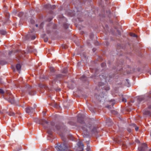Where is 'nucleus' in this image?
I'll return each mask as SVG.
<instances>
[{"label": "nucleus", "mask_w": 151, "mask_h": 151, "mask_svg": "<svg viewBox=\"0 0 151 151\" xmlns=\"http://www.w3.org/2000/svg\"><path fill=\"white\" fill-rule=\"evenodd\" d=\"M83 115L81 114H79L78 115V122L81 124H84V125L81 126L83 132L84 137H89V133H91L92 134H96L98 132V127L97 126H92L90 124L86 125V124L83 119Z\"/></svg>", "instance_id": "1"}, {"label": "nucleus", "mask_w": 151, "mask_h": 151, "mask_svg": "<svg viewBox=\"0 0 151 151\" xmlns=\"http://www.w3.org/2000/svg\"><path fill=\"white\" fill-rule=\"evenodd\" d=\"M48 126L45 127V128L49 131L48 132V133L50 135H51V131L55 129V128L58 130H60L63 129L64 127V125L63 124H57L55 126L54 122H50V124L48 125Z\"/></svg>", "instance_id": "2"}, {"label": "nucleus", "mask_w": 151, "mask_h": 151, "mask_svg": "<svg viewBox=\"0 0 151 151\" xmlns=\"http://www.w3.org/2000/svg\"><path fill=\"white\" fill-rule=\"evenodd\" d=\"M59 21L60 23L63 24L64 28L65 29H67L69 25L67 23V19L64 17L63 15L59 16Z\"/></svg>", "instance_id": "3"}, {"label": "nucleus", "mask_w": 151, "mask_h": 151, "mask_svg": "<svg viewBox=\"0 0 151 151\" xmlns=\"http://www.w3.org/2000/svg\"><path fill=\"white\" fill-rule=\"evenodd\" d=\"M36 38L35 35L32 32H29L26 36L25 38L26 40H34Z\"/></svg>", "instance_id": "4"}, {"label": "nucleus", "mask_w": 151, "mask_h": 151, "mask_svg": "<svg viewBox=\"0 0 151 151\" xmlns=\"http://www.w3.org/2000/svg\"><path fill=\"white\" fill-rule=\"evenodd\" d=\"M148 147L145 143L142 144L138 148V151H148Z\"/></svg>", "instance_id": "5"}, {"label": "nucleus", "mask_w": 151, "mask_h": 151, "mask_svg": "<svg viewBox=\"0 0 151 151\" xmlns=\"http://www.w3.org/2000/svg\"><path fill=\"white\" fill-rule=\"evenodd\" d=\"M6 18L5 21L3 22V25L6 24H9L10 21L9 19L10 17V14L9 13L6 12L5 14Z\"/></svg>", "instance_id": "6"}, {"label": "nucleus", "mask_w": 151, "mask_h": 151, "mask_svg": "<svg viewBox=\"0 0 151 151\" xmlns=\"http://www.w3.org/2000/svg\"><path fill=\"white\" fill-rule=\"evenodd\" d=\"M77 145L78 146V151H83V147H84V145L81 141H79L77 143Z\"/></svg>", "instance_id": "7"}, {"label": "nucleus", "mask_w": 151, "mask_h": 151, "mask_svg": "<svg viewBox=\"0 0 151 151\" xmlns=\"http://www.w3.org/2000/svg\"><path fill=\"white\" fill-rule=\"evenodd\" d=\"M64 76H65V75L61 74H58L54 78L52 82L53 83L55 82L57 80L62 78Z\"/></svg>", "instance_id": "8"}, {"label": "nucleus", "mask_w": 151, "mask_h": 151, "mask_svg": "<svg viewBox=\"0 0 151 151\" xmlns=\"http://www.w3.org/2000/svg\"><path fill=\"white\" fill-rule=\"evenodd\" d=\"M23 52L21 51V50H11V51L9 52L8 53V54L9 55H11V54L14 53H17L18 54H19V53L23 54Z\"/></svg>", "instance_id": "9"}, {"label": "nucleus", "mask_w": 151, "mask_h": 151, "mask_svg": "<svg viewBox=\"0 0 151 151\" xmlns=\"http://www.w3.org/2000/svg\"><path fill=\"white\" fill-rule=\"evenodd\" d=\"M148 109L150 110H146L143 113L145 115L150 116L151 115V104L148 106Z\"/></svg>", "instance_id": "10"}, {"label": "nucleus", "mask_w": 151, "mask_h": 151, "mask_svg": "<svg viewBox=\"0 0 151 151\" xmlns=\"http://www.w3.org/2000/svg\"><path fill=\"white\" fill-rule=\"evenodd\" d=\"M26 112L28 114H31L34 112L35 111V109L31 107H29L25 109Z\"/></svg>", "instance_id": "11"}, {"label": "nucleus", "mask_w": 151, "mask_h": 151, "mask_svg": "<svg viewBox=\"0 0 151 151\" xmlns=\"http://www.w3.org/2000/svg\"><path fill=\"white\" fill-rule=\"evenodd\" d=\"M9 97L8 98V101L12 104L15 103V101L12 95L9 93Z\"/></svg>", "instance_id": "12"}, {"label": "nucleus", "mask_w": 151, "mask_h": 151, "mask_svg": "<svg viewBox=\"0 0 151 151\" xmlns=\"http://www.w3.org/2000/svg\"><path fill=\"white\" fill-rule=\"evenodd\" d=\"M45 7L48 10H53L55 9V5H51L50 4H47L45 6Z\"/></svg>", "instance_id": "13"}, {"label": "nucleus", "mask_w": 151, "mask_h": 151, "mask_svg": "<svg viewBox=\"0 0 151 151\" xmlns=\"http://www.w3.org/2000/svg\"><path fill=\"white\" fill-rule=\"evenodd\" d=\"M145 97L143 96H139L137 99V102L139 104L142 101H145Z\"/></svg>", "instance_id": "14"}, {"label": "nucleus", "mask_w": 151, "mask_h": 151, "mask_svg": "<svg viewBox=\"0 0 151 151\" xmlns=\"http://www.w3.org/2000/svg\"><path fill=\"white\" fill-rule=\"evenodd\" d=\"M27 51L29 53L32 52L34 53L37 52L36 50L34 48H27Z\"/></svg>", "instance_id": "15"}, {"label": "nucleus", "mask_w": 151, "mask_h": 151, "mask_svg": "<svg viewBox=\"0 0 151 151\" xmlns=\"http://www.w3.org/2000/svg\"><path fill=\"white\" fill-rule=\"evenodd\" d=\"M39 124L44 126V123H45L47 124H48L49 122H47V120L45 119H41L39 120Z\"/></svg>", "instance_id": "16"}, {"label": "nucleus", "mask_w": 151, "mask_h": 151, "mask_svg": "<svg viewBox=\"0 0 151 151\" xmlns=\"http://www.w3.org/2000/svg\"><path fill=\"white\" fill-rule=\"evenodd\" d=\"M21 68V65L19 64H18L16 65V68L17 70L19 72Z\"/></svg>", "instance_id": "17"}, {"label": "nucleus", "mask_w": 151, "mask_h": 151, "mask_svg": "<svg viewBox=\"0 0 151 151\" xmlns=\"http://www.w3.org/2000/svg\"><path fill=\"white\" fill-rule=\"evenodd\" d=\"M0 33L2 35H4L6 33V31L4 30H0Z\"/></svg>", "instance_id": "18"}, {"label": "nucleus", "mask_w": 151, "mask_h": 151, "mask_svg": "<svg viewBox=\"0 0 151 151\" xmlns=\"http://www.w3.org/2000/svg\"><path fill=\"white\" fill-rule=\"evenodd\" d=\"M87 147L86 148V150L87 151H89L90 150V147L88 146V145L89 144V142L88 141H87Z\"/></svg>", "instance_id": "19"}, {"label": "nucleus", "mask_w": 151, "mask_h": 151, "mask_svg": "<svg viewBox=\"0 0 151 151\" xmlns=\"http://www.w3.org/2000/svg\"><path fill=\"white\" fill-rule=\"evenodd\" d=\"M129 35L130 36L135 37H138L137 35L133 33H130Z\"/></svg>", "instance_id": "20"}, {"label": "nucleus", "mask_w": 151, "mask_h": 151, "mask_svg": "<svg viewBox=\"0 0 151 151\" xmlns=\"http://www.w3.org/2000/svg\"><path fill=\"white\" fill-rule=\"evenodd\" d=\"M81 79L82 81H86L88 79V78L87 77H86L85 76H83L81 77Z\"/></svg>", "instance_id": "21"}, {"label": "nucleus", "mask_w": 151, "mask_h": 151, "mask_svg": "<svg viewBox=\"0 0 151 151\" xmlns=\"http://www.w3.org/2000/svg\"><path fill=\"white\" fill-rule=\"evenodd\" d=\"M28 91H29V94L30 95H33L35 94V92L33 91H29V90Z\"/></svg>", "instance_id": "22"}, {"label": "nucleus", "mask_w": 151, "mask_h": 151, "mask_svg": "<svg viewBox=\"0 0 151 151\" xmlns=\"http://www.w3.org/2000/svg\"><path fill=\"white\" fill-rule=\"evenodd\" d=\"M6 113L8 114V115L10 116H14L15 115V113L12 112H7Z\"/></svg>", "instance_id": "23"}, {"label": "nucleus", "mask_w": 151, "mask_h": 151, "mask_svg": "<svg viewBox=\"0 0 151 151\" xmlns=\"http://www.w3.org/2000/svg\"><path fill=\"white\" fill-rule=\"evenodd\" d=\"M24 13L23 12H20L18 14V16L19 17H21L24 15Z\"/></svg>", "instance_id": "24"}, {"label": "nucleus", "mask_w": 151, "mask_h": 151, "mask_svg": "<svg viewBox=\"0 0 151 151\" xmlns=\"http://www.w3.org/2000/svg\"><path fill=\"white\" fill-rule=\"evenodd\" d=\"M94 35L92 33H90L89 34V37L91 40H93L94 37Z\"/></svg>", "instance_id": "25"}, {"label": "nucleus", "mask_w": 151, "mask_h": 151, "mask_svg": "<svg viewBox=\"0 0 151 151\" xmlns=\"http://www.w3.org/2000/svg\"><path fill=\"white\" fill-rule=\"evenodd\" d=\"M7 62L4 60H0V64L2 65H4L6 64Z\"/></svg>", "instance_id": "26"}, {"label": "nucleus", "mask_w": 151, "mask_h": 151, "mask_svg": "<svg viewBox=\"0 0 151 151\" xmlns=\"http://www.w3.org/2000/svg\"><path fill=\"white\" fill-rule=\"evenodd\" d=\"M126 82L125 83V84L126 86H127V87H129V80L127 79H126Z\"/></svg>", "instance_id": "27"}, {"label": "nucleus", "mask_w": 151, "mask_h": 151, "mask_svg": "<svg viewBox=\"0 0 151 151\" xmlns=\"http://www.w3.org/2000/svg\"><path fill=\"white\" fill-rule=\"evenodd\" d=\"M132 125L134 127H135V129L136 130V131H137L139 129V127H138L136 126V125L135 124H132Z\"/></svg>", "instance_id": "28"}, {"label": "nucleus", "mask_w": 151, "mask_h": 151, "mask_svg": "<svg viewBox=\"0 0 151 151\" xmlns=\"http://www.w3.org/2000/svg\"><path fill=\"white\" fill-rule=\"evenodd\" d=\"M26 88L28 89V90H29L30 88H31V87L29 85L27 84L26 85Z\"/></svg>", "instance_id": "29"}, {"label": "nucleus", "mask_w": 151, "mask_h": 151, "mask_svg": "<svg viewBox=\"0 0 151 151\" xmlns=\"http://www.w3.org/2000/svg\"><path fill=\"white\" fill-rule=\"evenodd\" d=\"M94 44L96 46H99L100 45L99 42L97 41L94 42Z\"/></svg>", "instance_id": "30"}, {"label": "nucleus", "mask_w": 151, "mask_h": 151, "mask_svg": "<svg viewBox=\"0 0 151 151\" xmlns=\"http://www.w3.org/2000/svg\"><path fill=\"white\" fill-rule=\"evenodd\" d=\"M67 69L66 68H64V69L63 70L62 73H63L66 74L67 73Z\"/></svg>", "instance_id": "31"}, {"label": "nucleus", "mask_w": 151, "mask_h": 151, "mask_svg": "<svg viewBox=\"0 0 151 151\" xmlns=\"http://www.w3.org/2000/svg\"><path fill=\"white\" fill-rule=\"evenodd\" d=\"M47 50L48 51L49 53H51V51H53V49L52 48H48Z\"/></svg>", "instance_id": "32"}, {"label": "nucleus", "mask_w": 151, "mask_h": 151, "mask_svg": "<svg viewBox=\"0 0 151 151\" xmlns=\"http://www.w3.org/2000/svg\"><path fill=\"white\" fill-rule=\"evenodd\" d=\"M86 43L88 46H90L91 44L90 43V41L89 40L87 41Z\"/></svg>", "instance_id": "33"}, {"label": "nucleus", "mask_w": 151, "mask_h": 151, "mask_svg": "<svg viewBox=\"0 0 151 151\" xmlns=\"http://www.w3.org/2000/svg\"><path fill=\"white\" fill-rule=\"evenodd\" d=\"M116 32L117 34L119 36H121V32L118 29H117Z\"/></svg>", "instance_id": "34"}, {"label": "nucleus", "mask_w": 151, "mask_h": 151, "mask_svg": "<svg viewBox=\"0 0 151 151\" xmlns=\"http://www.w3.org/2000/svg\"><path fill=\"white\" fill-rule=\"evenodd\" d=\"M50 70L51 72H54V69L53 67H50Z\"/></svg>", "instance_id": "35"}, {"label": "nucleus", "mask_w": 151, "mask_h": 151, "mask_svg": "<svg viewBox=\"0 0 151 151\" xmlns=\"http://www.w3.org/2000/svg\"><path fill=\"white\" fill-rule=\"evenodd\" d=\"M52 19V18H49L47 19V21L48 22H50Z\"/></svg>", "instance_id": "36"}, {"label": "nucleus", "mask_w": 151, "mask_h": 151, "mask_svg": "<svg viewBox=\"0 0 151 151\" xmlns=\"http://www.w3.org/2000/svg\"><path fill=\"white\" fill-rule=\"evenodd\" d=\"M0 93L2 94L4 93V91L1 88H0Z\"/></svg>", "instance_id": "37"}, {"label": "nucleus", "mask_w": 151, "mask_h": 151, "mask_svg": "<svg viewBox=\"0 0 151 151\" xmlns=\"http://www.w3.org/2000/svg\"><path fill=\"white\" fill-rule=\"evenodd\" d=\"M107 13L109 14V16L110 14H111V12L110 10H108L106 11Z\"/></svg>", "instance_id": "38"}, {"label": "nucleus", "mask_w": 151, "mask_h": 151, "mask_svg": "<svg viewBox=\"0 0 151 151\" xmlns=\"http://www.w3.org/2000/svg\"><path fill=\"white\" fill-rule=\"evenodd\" d=\"M122 101L123 102H126L127 101V100H126V99H125V98H122Z\"/></svg>", "instance_id": "39"}, {"label": "nucleus", "mask_w": 151, "mask_h": 151, "mask_svg": "<svg viewBox=\"0 0 151 151\" xmlns=\"http://www.w3.org/2000/svg\"><path fill=\"white\" fill-rule=\"evenodd\" d=\"M83 56L84 57V58L86 60V59H88V58L87 57V56L83 54Z\"/></svg>", "instance_id": "40"}, {"label": "nucleus", "mask_w": 151, "mask_h": 151, "mask_svg": "<svg viewBox=\"0 0 151 151\" xmlns=\"http://www.w3.org/2000/svg\"><path fill=\"white\" fill-rule=\"evenodd\" d=\"M127 130L129 132H132V130L129 128H127Z\"/></svg>", "instance_id": "41"}, {"label": "nucleus", "mask_w": 151, "mask_h": 151, "mask_svg": "<svg viewBox=\"0 0 151 151\" xmlns=\"http://www.w3.org/2000/svg\"><path fill=\"white\" fill-rule=\"evenodd\" d=\"M39 86L41 88H45V86L42 85L40 84L39 85Z\"/></svg>", "instance_id": "42"}, {"label": "nucleus", "mask_w": 151, "mask_h": 151, "mask_svg": "<svg viewBox=\"0 0 151 151\" xmlns=\"http://www.w3.org/2000/svg\"><path fill=\"white\" fill-rule=\"evenodd\" d=\"M44 40L45 42H47L48 40V39L47 38H44Z\"/></svg>", "instance_id": "43"}, {"label": "nucleus", "mask_w": 151, "mask_h": 151, "mask_svg": "<svg viewBox=\"0 0 151 151\" xmlns=\"http://www.w3.org/2000/svg\"><path fill=\"white\" fill-rule=\"evenodd\" d=\"M55 90L56 91H61V89H60V88H58L57 89H55Z\"/></svg>", "instance_id": "44"}, {"label": "nucleus", "mask_w": 151, "mask_h": 151, "mask_svg": "<svg viewBox=\"0 0 151 151\" xmlns=\"http://www.w3.org/2000/svg\"><path fill=\"white\" fill-rule=\"evenodd\" d=\"M100 76H102L104 78V79H106V76L103 75H101Z\"/></svg>", "instance_id": "45"}, {"label": "nucleus", "mask_w": 151, "mask_h": 151, "mask_svg": "<svg viewBox=\"0 0 151 151\" xmlns=\"http://www.w3.org/2000/svg\"><path fill=\"white\" fill-rule=\"evenodd\" d=\"M109 22H110V23L111 24H113V21L112 20L110 19L109 20Z\"/></svg>", "instance_id": "46"}, {"label": "nucleus", "mask_w": 151, "mask_h": 151, "mask_svg": "<svg viewBox=\"0 0 151 151\" xmlns=\"http://www.w3.org/2000/svg\"><path fill=\"white\" fill-rule=\"evenodd\" d=\"M54 107H56V108H57L58 107V105L57 104H54Z\"/></svg>", "instance_id": "47"}, {"label": "nucleus", "mask_w": 151, "mask_h": 151, "mask_svg": "<svg viewBox=\"0 0 151 151\" xmlns=\"http://www.w3.org/2000/svg\"><path fill=\"white\" fill-rule=\"evenodd\" d=\"M105 63H103L101 64V66L102 67H103L104 66V65H105Z\"/></svg>", "instance_id": "48"}, {"label": "nucleus", "mask_w": 151, "mask_h": 151, "mask_svg": "<svg viewBox=\"0 0 151 151\" xmlns=\"http://www.w3.org/2000/svg\"><path fill=\"white\" fill-rule=\"evenodd\" d=\"M104 84L103 83H99V86H102Z\"/></svg>", "instance_id": "49"}, {"label": "nucleus", "mask_w": 151, "mask_h": 151, "mask_svg": "<svg viewBox=\"0 0 151 151\" xmlns=\"http://www.w3.org/2000/svg\"><path fill=\"white\" fill-rule=\"evenodd\" d=\"M93 51L94 52L96 50V49L95 48H94L93 49Z\"/></svg>", "instance_id": "50"}, {"label": "nucleus", "mask_w": 151, "mask_h": 151, "mask_svg": "<svg viewBox=\"0 0 151 151\" xmlns=\"http://www.w3.org/2000/svg\"><path fill=\"white\" fill-rule=\"evenodd\" d=\"M141 45L139 43L138 44V45L137 46V47H140Z\"/></svg>", "instance_id": "51"}, {"label": "nucleus", "mask_w": 151, "mask_h": 151, "mask_svg": "<svg viewBox=\"0 0 151 151\" xmlns=\"http://www.w3.org/2000/svg\"><path fill=\"white\" fill-rule=\"evenodd\" d=\"M2 83V78H0V83Z\"/></svg>", "instance_id": "52"}, {"label": "nucleus", "mask_w": 151, "mask_h": 151, "mask_svg": "<svg viewBox=\"0 0 151 151\" xmlns=\"http://www.w3.org/2000/svg\"><path fill=\"white\" fill-rule=\"evenodd\" d=\"M106 44L108 46L109 44V43L108 42H106Z\"/></svg>", "instance_id": "53"}, {"label": "nucleus", "mask_w": 151, "mask_h": 151, "mask_svg": "<svg viewBox=\"0 0 151 151\" xmlns=\"http://www.w3.org/2000/svg\"><path fill=\"white\" fill-rule=\"evenodd\" d=\"M110 106H106V108L109 109L110 108Z\"/></svg>", "instance_id": "54"}, {"label": "nucleus", "mask_w": 151, "mask_h": 151, "mask_svg": "<svg viewBox=\"0 0 151 151\" xmlns=\"http://www.w3.org/2000/svg\"><path fill=\"white\" fill-rule=\"evenodd\" d=\"M106 28L107 29L109 28V26L108 25H106Z\"/></svg>", "instance_id": "55"}, {"label": "nucleus", "mask_w": 151, "mask_h": 151, "mask_svg": "<svg viewBox=\"0 0 151 151\" xmlns=\"http://www.w3.org/2000/svg\"><path fill=\"white\" fill-rule=\"evenodd\" d=\"M43 78H44V79H47V78H46V77H45V76H43Z\"/></svg>", "instance_id": "56"}, {"label": "nucleus", "mask_w": 151, "mask_h": 151, "mask_svg": "<svg viewBox=\"0 0 151 151\" xmlns=\"http://www.w3.org/2000/svg\"><path fill=\"white\" fill-rule=\"evenodd\" d=\"M136 142H139V140H137V139L136 140Z\"/></svg>", "instance_id": "57"}, {"label": "nucleus", "mask_w": 151, "mask_h": 151, "mask_svg": "<svg viewBox=\"0 0 151 151\" xmlns=\"http://www.w3.org/2000/svg\"><path fill=\"white\" fill-rule=\"evenodd\" d=\"M106 90H109V87H108L107 89Z\"/></svg>", "instance_id": "58"}, {"label": "nucleus", "mask_w": 151, "mask_h": 151, "mask_svg": "<svg viewBox=\"0 0 151 151\" xmlns=\"http://www.w3.org/2000/svg\"><path fill=\"white\" fill-rule=\"evenodd\" d=\"M149 73L151 75V70L149 72Z\"/></svg>", "instance_id": "59"}, {"label": "nucleus", "mask_w": 151, "mask_h": 151, "mask_svg": "<svg viewBox=\"0 0 151 151\" xmlns=\"http://www.w3.org/2000/svg\"><path fill=\"white\" fill-rule=\"evenodd\" d=\"M36 27H38V25L37 24H36Z\"/></svg>", "instance_id": "60"}, {"label": "nucleus", "mask_w": 151, "mask_h": 151, "mask_svg": "<svg viewBox=\"0 0 151 151\" xmlns=\"http://www.w3.org/2000/svg\"><path fill=\"white\" fill-rule=\"evenodd\" d=\"M3 112H2L1 111H0V114H2Z\"/></svg>", "instance_id": "61"}, {"label": "nucleus", "mask_w": 151, "mask_h": 151, "mask_svg": "<svg viewBox=\"0 0 151 151\" xmlns=\"http://www.w3.org/2000/svg\"><path fill=\"white\" fill-rule=\"evenodd\" d=\"M110 122L111 123V124H112V123L111 122V120H110Z\"/></svg>", "instance_id": "62"}, {"label": "nucleus", "mask_w": 151, "mask_h": 151, "mask_svg": "<svg viewBox=\"0 0 151 151\" xmlns=\"http://www.w3.org/2000/svg\"><path fill=\"white\" fill-rule=\"evenodd\" d=\"M148 151H151V149H150L149 150H148Z\"/></svg>", "instance_id": "63"}, {"label": "nucleus", "mask_w": 151, "mask_h": 151, "mask_svg": "<svg viewBox=\"0 0 151 151\" xmlns=\"http://www.w3.org/2000/svg\"><path fill=\"white\" fill-rule=\"evenodd\" d=\"M19 150H14V151H19Z\"/></svg>", "instance_id": "64"}]
</instances>
